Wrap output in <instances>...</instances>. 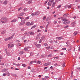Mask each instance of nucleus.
<instances>
[{
  "label": "nucleus",
  "mask_w": 80,
  "mask_h": 80,
  "mask_svg": "<svg viewBox=\"0 0 80 80\" xmlns=\"http://www.w3.org/2000/svg\"><path fill=\"white\" fill-rule=\"evenodd\" d=\"M76 24V23H75V22H74L72 23L71 24V25L72 27H75V26Z\"/></svg>",
  "instance_id": "9b49d317"
},
{
  "label": "nucleus",
  "mask_w": 80,
  "mask_h": 80,
  "mask_svg": "<svg viewBox=\"0 0 80 80\" xmlns=\"http://www.w3.org/2000/svg\"><path fill=\"white\" fill-rule=\"evenodd\" d=\"M55 2H53L52 5V7H55Z\"/></svg>",
  "instance_id": "5701e85b"
},
{
  "label": "nucleus",
  "mask_w": 80,
  "mask_h": 80,
  "mask_svg": "<svg viewBox=\"0 0 80 80\" xmlns=\"http://www.w3.org/2000/svg\"><path fill=\"white\" fill-rule=\"evenodd\" d=\"M5 66H6V67H8V63L6 64L5 65Z\"/></svg>",
  "instance_id": "338daca9"
},
{
  "label": "nucleus",
  "mask_w": 80,
  "mask_h": 80,
  "mask_svg": "<svg viewBox=\"0 0 80 80\" xmlns=\"http://www.w3.org/2000/svg\"><path fill=\"white\" fill-rule=\"evenodd\" d=\"M61 7H62V6L61 5H59L57 7V8H60Z\"/></svg>",
  "instance_id": "c9c22d12"
},
{
  "label": "nucleus",
  "mask_w": 80,
  "mask_h": 80,
  "mask_svg": "<svg viewBox=\"0 0 80 80\" xmlns=\"http://www.w3.org/2000/svg\"><path fill=\"white\" fill-rule=\"evenodd\" d=\"M63 24H65V25H67V21H65L62 22Z\"/></svg>",
  "instance_id": "6ab92c4d"
},
{
  "label": "nucleus",
  "mask_w": 80,
  "mask_h": 80,
  "mask_svg": "<svg viewBox=\"0 0 80 80\" xmlns=\"http://www.w3.org/2000/svg\"><path fill=\"white\" fill-rule=\"evenodd\" d=\"M36 27H37V26L36 25H34L31 28V29H32V28H36Z\"/></svg>",
  "instance_id": "bb28decb"
},
{
  "label": "nucleus",
  "mask_w": 80,
  "mask_h": 80,
  "mask_svg": "<svg viewBox=\"0 0 80 80\" xmlns=\"http://www.w3.org/2000/svg\"><path fill=\"white\" fill-rule=\"evenodd\" d=\"M0 20L1 21H2L1 22L2 23H6V22H7V20H8V19L7 18L3 17Z\"/></svg>",
  "instance_id": "f257e3e1"
},
{
  "label": "nucleus",
  "mask_w": 80,
  "mask_h": 80,
  "mask_svg": "<svg viewBox=\"0 0 80 80\" xmlns=\"http://www.w3.org/2000/svg\"><path fill=\"white\" fill-rule=\"evenodd\" d=\"M42 42V40H41V39H40L39 42V43H41V42Z\"/></svg>",
  "instance_id": "6e6d98bb"
},
{
  "label": "nucleus",
  "mask_w": 80,
  "mask_h": 80,
  "mask_svg": "<svg viewBox=\"0 0 80 80\" xmlns=\"http://www.w3.org/2000/svg\"><path fill=\"white\" fill-rule=\"evenodd\" d=\"M46 18V16H43V20H45Z\"/></svg>",
  "instance_id": "a18cd8bd"
},
{
  "label": "nucleus",
  "mask_w": 80,
  "mask_h": 80,
  "mask_svg": "<svg viewBox=\"0 0 80 80\" xmlns=\"http://www.w3.org/2000/svg\"><path fill=\"white\" fill-rule=\"evenodd\" d=\"M49 2H50V4H51V5H52V3H54L53 1H51L50 0L49 1Z\"/></svg>",
  "instance_id": "aec40b11"
},
{
  "label": "nucleus",
  "mask_w": 80,
  "mask_h": 80,
  "mask_svg": "<svg viewBox=\"0 0 80 80\" xmlns=\"http://www.w3.org/2000/svg\"><path fill=\"white\" fill-rule=\"evenodd\" d=\"M48 5H50V6H51V4H50V2H48Z\"/></svg>",
  "instance_id": "5fc2aeb1"
},
{
  "label": "nucleus",
  "mask_w": 80,
  "mask_h": 80,
  "mask_svg": "<svg viewBox=\"0 0 80 80\" xmlns=\"http://www.w3.org/2000/svg\"><path fill=\"white\" fill-rule=\"evenodd\" d=\"M37 32H41V30H40L39 29H38V31Z\"/></svg>",
  "instance_id": "774afa93"
},
{
  "label": "nucleus",
  "mask_w": 80,
  "mask_h": 80,
  "mask_svg": "<svg viewBox=\"0 0 80 80\" xmlns=\"http://www.w3.org/2000/svg\"><path fill=\"white\" fill-rule=\"evenodd\" d=\"M19 53L20 54V55H22V54L23 53V51H20L19 52Z\"/></svg>",
  "instance_id": "a878e982"
},
{
  "label": "nucleus",
  "mask_w": 80,
  "mask_h": 80,
  "mask_svg": "<svg viewBox=\"0 0 80 80\" xmlns=\"http://www.w3.org/2000/svg\"><path fill=\"white\" fill-rule=\"evenodd\" d=\"M14 35H15V33H13L11 37L6 38L5 39V41H8V40H11L12 39V38H13V37L14 36Z\"/></svg>",
  "instance_id": "7ed1b4c3"
},
{
  "label": "nucleus",
  "mask_w": 80,
  "mask_h": 80,
  "mask_svg": "<svg viewBox=\"0 0 80 80\" xmlns=\"http://www.w3.org/2000/svg\"><path fill=\"white\" fill-rule=\"evenodd\" d=\"M34 63V61H32L29 63V65H32Z\"/></svg>",
  "instance_id": "412c9836"
},
{
  "label": "nucleus",
  "mask_w": 80,
  "mask_h": 80,
  "mask_svg": "<svg viewBox=\"0 0 80 80\" xmlns=\"http://www.w3.org/2000/svg\"><path fill=\"white\" fill-rule=\"evenodd\" d=\"M80 2V0H76L75 1L76 2Z\"/></svg>",
  "instance_id": "bf43d9fd"
},
{
  "label": "nucleus",
  "mask_w": 80,
  "mask_h": 80,
  "mask_svg": "<svg viewBox=\"0 0 80 80\" xmlns=\"http://www.w3.org/2000/svg\"><path fill=\"white\" fill-rule=\"evenodd\" d=\"M11 75L12 76H13V77H17V75L15 74L11 73Z\"/></svg>",
  "instance_id": "ddd939ff"
},
{
  "label": "nucleus",
  "mask_w": 80,
  "mask_h": 80,
  "mask_svg": "<svg viewBox=\"0 0 80 80\" xmlns=\"http://www.w3.org/2000/svg\"><path fill=\"white\" fill-rule=\"evenodd\" d=\"M17 45H18V46H19V47H20V46H21V45L20 44V43H18V44H17Z\"/></svg>",
  "instance_id": "13d9d810"
},
{
  "label": "nucleus",
  "mask_w": 80,
  "mask_h": 80,
  "mask_svg": "<svg viewBox=\"0 0 80 80\" xmlns=\"http://www.w3.org/2000/svg\"><path fill=\"white\" fill-rule=\"evenodd\" d=\"M45 77L47 79V78H49V77L48 76H45Z\"/></svg>",
  "instance_id": "58836bf2"
},
{
  "label": "nucleus",
  "mask_w": 80,
  "mask_h": 80,
  "mask_svg": "<svg viewBox=\"0 0 80 80\" xmlns=\"http://www.w3.org/2000/svg\"><path fill=\"white\" fill-rule=\"evenodd\" d=\"M37 63L38 64H40L41 63V62L40 61H38Z\"/></svg>",
  "instance_id": "37998d69"
},
{
  "label": "nucleus",
  "mask_w": 80,
  "mask_h": 80,
  "mask_svg": "<svg viewBox=\"0 0 80 80\" xmlns=\"http://www.w3.org/2000/svg\"><path fill=\"white\" fill-rule=\"evenodd\" d=\"M30 48L29 47H26L24 49V50L26 51V52H29L30 51Z\"/></svg>",
  "instance_id": "423d86ee"
},
{
  "label": "nucleus",
  "mask_w": 80,
  "mask_h": 80,
  "mask_svg": "<svg viewBox=\"0 0 80 80\" xmlns=\"http://www.w3.org/2000/svg\"><path fill=\"white\" fill-rule=\"evenodd\" d=\"M49 19V17H48L46 19V21H48V20Z\"/></svg>",
  "instance_id": "a19ab883"
},
{
  "label": "nucleus",
  "mask_w": 80,
  "mask_h": 80,
  "mask_svg": "<svg viewBox=\"0 0 80 80\" xmlns=\"http://www.w3.org/2000/svg\"><path fill=\"white\" fill-rule=\"evenodd\" d=\"M31 3H32V0H30L27 2L28 4H30Z\"/></svg>",
  "instance_id": "4468645a"
},
{
  "label": "nucleus",
  "mask_w": 80,
  "mask_h": 80,
  "mask_svg": "<svg viewBox=\"0 0 80 80\" xmlns=\"http://www.w3.org/2000/svg\"><path fill=\"white\" fill-rule=\"evenodd\" d=\"M66 48H63L62 49V50H66Z\"/></svg>",
  "instance_id": "e2e57ef3"
},
{
  "label": "nucleus",
  "mask_w": 80,
  "mask_h": 80,
  "mask_svg": "<svg viewBox=\"0 0 80 80\" xmlns=\"http://www.w3.org/2000/svg\"><path fill=\"white\" fill-rule=\"evenodd\" d=\"M44 45L46 46V47H47V46H48V44H47V43H45L44 44Z\"/></svg>",
  "instance_id": "f704fd0d"
},
{
  "label": "nucleus",
  "mask_w": 80,
  "mask_h": 80,
  "mask_svg": "<svg viewBox=\"0 0 80 80\" xmlns=\"http://www.w3.org/2000/svg\"><path fill=\"white\" fill-rule=\"evenodd\" d=\"M24 10L26 12V11H27V10H28V9H27V8H24Z\"/></svg>",
  "instance_id": "ea45409f"
},
{
  "label": "nucleus",
  "mask_w": 80,
  "mask_h": 80,
  "mask_svg": "<svg viewBox=\"0 0 80 80\" xmlns=\"http://www.w3.org/2000/svg\"><path fill=\"white\" fill-rule=\"evenodd\" d=\"M45 38V36H42L41 38V40H43Z\"/></svg>",
  "instance_id": "473e14b6"
},
{
  "label": "nucleus",
  "mask_w": 80,
  "mask_h": 80,
  "mask_svg": "<svg viewBox=\"0 0 80 80\" xmlns=\"http://www.w3.org/2000/svg\"><path fill=\"white\" fill-rule=\"evenodd\" d=\"M68 25H67L66 26H65L64 28H68Z\"/></svg>",
  "instance_id": "4c0bfd02"
},
{
  "label": "nucleus",
  "mask_w": 80,
  "mask_h": 80,
  "mask_svg": "<svg viewBox=\"0 0 80 80\" xmlns=\"http://www.w3.org/2000/svg\"><path fill=\"white\" fill-rule=\"evenodd\" d=\"M30 56H31V57H32V56H33V52H31L30 53Z\"/></svg>",
  "instance_id": "79ce46f5"
},
{
  "label": "nucleus",
  "mask_w": 80,
  "mask_h": 80,
  "mask_svg": "<svg viewBox=\"0 0 80 80\" xmlns=\"http://www.w3.org/2000/svg\"><path fill=\"white\" fill-rule=\"evenodd\" d=\"M25 20H23L21 21V22L19 24V25L20 26H22V25H23L25 24Z\"/></svg>",
  "instance_id": "39448f33"
},
{
  "label": "nucleus",
  "mask_w": 80,
  "mask_h": 80,
  "mask_svg": "<svg viewBox=\"0 0 80 80\" xmlns=\"http://www.w3.org/2000/svg\"><path fill=\"white\" fill-rule=\"evenodd\" d=\"M5 50H6V52L7 55L9 56V53L7 52V51L6 50H7V49H6Z\"/></svg>",
  "instance_id": "2f4dec72"
},
{
  "label": "nucleus",
  "mask_w": 80,
  "mask_h": 80,
  "mask_svg": "<svg viewBox=\"0 0 80 80\" xmlns=\"http://www.w3.org/2000/svg\"><path fill=\"white\" fill-rule=\"evenodd\" d=\"M23 20H24V18H23L22 17L21 18V21H23Z\"/></svg>",
  "instance_id": "69168bd1"
},
{
  "label": "nucleus",
  "mask_w": 80,
  "mask_h": 80,
  "mask_svg": "<svg viewBox=\"0 0 80 80\" xmlns=\"http://www.w3.org/2000/svg\"><path fill=\"white\" fill-rule=\"evenodd\" d=\"M51 48V47L50 46H48V47H47L46 48L47 50H49V49H50V48Z\"/></svg>",
  "instance_id": "393cba45"
},
{
  "label": "nucleus",
  "mask_w": 80,
  "mask_h": 80,
  "mask_svg": "<svg viewBox=\"0 0 80 80\" xmlns=\"http://www.w3.org/2000/svg\"><path fill=\"white\" fill-rule=\"evenodd\" d=\"M40 14V12L38 11L35 12L34 13H32L31 15L32 17H35V16H38V15Z\"/></svg>",
  "instance_id": "f03ea898"
},
{
  "label": "nucleus",
  "mask_w": 80,
  "mask_h": 80,
  "mask_svg": "<svg viewBox=\"0 0 80 80\" xmlns=\"http://www.w3.org/2000/svg\"><path fill=\"white\" fill-rule=\"evenodd\" d=\"M35 45L36 46L37 48H40L41 47V45L39 44H36Z\"/></svg>",
  "instance_id": "1a4fd4ad"
},
{
  "label": "nucleus",
  "mask_w": 80,
  "mask_h": 80,
  "mask_svg": "<svg viewBox=\"0 0 80 80\" xmlns=\"http://www.w3.org/2000/svg\"><path fill=\"white\" fill-rule=\"evenodd\" d=\"M61 20H62V21H65V18H62L61 19Z\"/></svg>",
  "instance_id": "864d4df0"
},
{
  "label": "nucleus",
  "mask_w": 80,
  "mask_h": 80,
  "mask_svg": "<svg viewBox=\"0 0 80 80\" xmlns=\"http://www.w3.org/2000/svg\"><path fill=\"white\" fill-rule=\"evenodd\" d=\"M13 45H14L13 44L11 45L10 46V48H12V47H13Z\"/></svg>",
  "instance_id": "8fccbe9b"
},
{
  "label": "nucleus",
  "mask_w": 80,
  "mask_h": 80,
  "mask_svg": "<svg viewBox=\"0 0 80 80\" xmlns=\"http://www.w3.org/2000/svg\"><path fill=\"white\" fill-rule=\"evenodd\" d=\"M34 24V22L33 21H32L31 22V23H30V25L31 26L33 25Z\"/></svg>",
  "instance_id": "4be33fe9"
},
{
  "label": "nucleus",
  "mask_w": 80,
  "mask_h": 80,
  "mask_svg": "<svg viewBox=\"0 0 80 80\" xmlns=\"http://www.w3.org/2000/svg\"><path fill=\"white\" fill-rule=\"evenodd\" d=\"M22 8H23V7H21L20 8H19L18 9V11H20V10H22Z\"/></svg>",
  "instance_id": "c85d7f7f"
},
{
  "label": "nucleus",
  "mask_w": 80,
  "mask_h": 80,
  "mask_svg": "<svg viewBox=\"0 0 80 80\" xmlns=\"http://www.w3.org/2000/svg\"><path fill=\"white\" fill-rule=\"evenodd\" d=\"M72 4H70L68 5V8H72Z\"/></svg>",
  "instance_id": "cd10ccee"
},
{
  "label": "nucleus",
  "mask_w": 80,
  "mask_h": 80,
  "mask_svg": "<svg viewBox=\"0 0 80 80\" xmlns=\"http://www.w3.org/2000/svg\"><path fill=\"white\" fill-rule=\"evenodd\" d=\"M8 48H9V47H10V44H8Z\"/></svg>",
  "instance_id": "3c124183"
},
{
  "label": "nucleus",
  "mask_w": 80,
  "mask_h": 80,
  "mask_svg": "<svg viewBox=\"0 0 80 80\" xmlns=\"http://www.w3.org/2000/svg\"><path fill=\"white\" fill-rule=\"evenodd\" d=\"M48 24H47V25H46V29H47V28H48Z\"/></svg>",
  "instance_id": "09e8293b"
},
{
  "label": "nucleus",
  "mask_w": 80,
  "mask_h": 80,
  "mask_svg": "<svg viewBox=\"0 0 80 80\" xmlns=\"http://www.w3.org/2000/svg\"><path fill=\"white\" fill-rule=\"evenodd\" d=\"M5 33V31H3L2 32L1 34H3L4 33Z\"/></svg>",
  "instance_id": "680f3d73"
},
{
  "label": "nucleus",
  "mask_w": 80,
  "mask_h": 80,
  "mask_svg": "<svg viewBox=\"0 0 80 80\" xmlns=\"http://www.w3.org/2000/svg\"><path fill=\"white\" fill-rule=\"evenodd\" d=\"M6 73L8 76H10V73H9V72L8 71H7L6 72Z\"/></svg>",
  "instance_id": "b1692460"
},
{
  "label": "nucleus",
  "mask_w": 80,
  "mask_h": 80,
  "mask_svg": "<svg viewBox=\"0 0 80 80\" xmlns=\"http://www.w3.org/2000/svg\"><path fill=\"white\" fill-rule=\"evenodd\" d=\"M72 47L70 46L69 48L68 49V50L69 52H70V50H72Z\"/></svg>",
  "instance_id": "c756f323"
},
{
  "label": "nucleus",
  "mask_w": 80,
  "mask_h": 80,
  "mask_svg": "<svg viewBox=\"0 0 80 80\" xmlns=\"http://www.w3.org/2000/svg\"><path fill=\"white\" fill-rule=\"evenodd\" d=\"M78 33V32L76 31L74 32L73 33V35L75 36V35H77Z\"/></svg>",
  "instance_id": "dca6fc26"
},
{
  "label": "nucleus",
  "mask_w": 80,
  "mask_h": 80,
  "mask_svg": "<svg viewBox=\"0 0 80 80\" xmlns=\"http://www.w3.org/2000/svg\"><path fill=\"white\" fill-rule=\"evenodd\" d=\"M0 65H4V63H0Z\"/></svg>",
  "instance_id": "0e129e2a"
},
{
  "label": "nucleus",
  "mask_w": 80,
  "mask_h": 80,
  "mask_svg": "<svg viewBox=\"0 0 80 80\" xmlns=\"http://www.w3.org/2000/svg\"><path fill=\"white\" fill-rule=\"evenodd\" d=\"M56 39H57V40H61L62 39V37H56Z\"/></svg>",
  "instance_id": "9d476101"
},
{
  "label": "nucleus",
  "mask_w": 80,
  "mask_h": 80,
  "mask_svg": "<svg viewBox=\"0 0 80 80\" xmlns=\"http://www.w3.org/2000/svg\"><path fill=\"white\" fill-rule=\"evenodd\" d=\"M8 70V69L7 68H4L3 69L2 71V72H7Z\"/></svg>",
  "instance_id": "6e6552de"
},
{
  "label": "nucleus",
  "mask_w": 80,
  "mask_h": 80,
  "mask_svg": "<svg viewBox=\"0 0 80 80\" xmlns=\"http://www.w3.org/2000/svg\"><path fill=\"white\" fill-rule=\"evenodd\" d=\"M24 43H28V41L27 40H24Z\"/></svg>",
  "instance_id": "7c9ffc66"
},
{
  "label": "nucleus",
  "mask_w": 80,
  "mask_h": 80,
  "mask_svg": "<svg viewBox=\"0 0 80 80\" xmlns=\"http://www.w3.org/2000/svg\"><path fill=\"white\" fill-rule=\"evenodd\" d=\"M65 63H63V64H62V66L63 67H65Z\"/></svg>",
  "instance_id": "c03bdc74"
},
{
  "label": "nucleus",
  "mask_w": 80,
  "mask_h": 80,
  "mask_svg": "<svg viewBox=\"0 0 80 80\" xmlns=\"http://www.w3.org/2000/svg\"><path fill=\"white\" fill-rule=\"evenodd\" d=\"M27 35H34L35 33L32 31H29Z\"/></svg>",
  "instance_id": "20e7f679"
},
{
  "label": "nucleus",
  "mask_w": 80,
  "mask_h": 80,
  "mask_svg": "<svg viewBox=\"0 0 80 80\" xmlns=\"http://www.w3.org/2000/svg\"><path fill=\"white\" fill-rule=\"evenodd\" d=\"M51 65V62H47L44 63L43 64L44 66H48V65Z\"/></svg>",
  "instance_id": "0eeeda50"
},
{
  "label": "nucleus",
  "mask_w": 80,
  "mask_h": 80,
  "mask_svg": "<svg viewBox=\"0 0 80 80\" xmlns=\"http://www.w3.org/2000/svg\"><path fill=\"white\" fill-rule=\"evenodd\" d=\"M63 16L64 17H66L67 16V14H65L63 15Z\"/></svg>",
  "instance_id": "052dcab7"
},
{
  "label": "nucleus",
  "mask_w": 80,
  "mask_h": 80,
  "mask_svg": "<svg viewBox=\"0 0 80 80\" xmlns=\"http://www.w3.org/2000/svg\"><path fill=\"white\" fill-rule=\"evenodd\" d=\"M25 15V12H22L20 14L18 15V16H23V15Z\"/></svg>",
  "instance_id": "f8f14e48"
},
{
  "label": "nucleus",
  "mask_w": 80,
  "mask_h": 80,
  "mask_svg": "<svg viewBox=\"0 0 80 80\" xmlns=\"http://www.w3.org/2000/svg\"><path fill=\"white\" fill-rule=\"evenodd\" d=\"M52 55V53L50 54L49 55H48V57H51V56Z\"/></svg>",
  "instance_id": "49530a36"
},
{
  "label": "nucleus",
  "mask_w": 80,
  "mask_h": 80,
  "mask_svg": "<svg viewBox=\"0 0 80 80\" xmlns=\"http://www.w3.org/2000/svg\"><path fill=\"white\" fill-rule=\"evenodd\" d=\"M26 25L27 26H30V22H28L26 23Z\"/></svg>",
  "instance_id": "2eb2a0df"
},
{
  "label": "nucleus",
  "mask_w": 80,
  "mask_h": 80,
  "mask_svg": "<svg viewBox=\"0 0 80 80\" xmlns=\"http://www.w3.org/2000/svg\"><path fill=\"white\" fill-rule=\"evenodd\" d=\"M8 3V1H5L3 3V5H6Z\"/></svg>",
  "instance_id": "a211bd4d"
},
{
  "label": "nucleus",
  "mask_w": 80,
  "mask_h": 80,
  "mask_svg": "<svg viewBox=\"0 0 80 80\" xmlns=\"http://www.w3.org/2000/svg\"><path fill=\"white\" fill-rule=\"evenodd\" d=\"M25 29L24 28H22L21 29V31H22V32H23V31H25Z\"/></svg>",
  "instance_id": "e433bc0d"
},
{
  "label": "nucleus",
  "mask_w": 80,
  "mask_h": 80,
  "mask_svg": "<svg viewBox=\"0 0 80 80\" xmlns=\"http://www.w3.org/2000/svg\"><path fill=\"white\" fill-rule=\"evenodd\" d=\"M22 67H26V65L25 64H23L22 65Z\"/></svg>",
  "instance_id": "de8ad7c7"
},
{
  "label": "nucleus",
  "mask_w": 80,
  "mask_h": 80,
  "mask_svg": "<svg viewBox=\"0 0 80 80\" xmlns=\"http://www.w3.org/2000/svg\"><path fill=\"white\" fill-rule=\"evenodd\" d=\"M17 22V19H14L12 21H11V22L13 23V22Z\"/></svg>",
  "instance_id": "f3484780"
},
{
  "label": "nucleus",
  "mask_w": 80,
  "mask_h": 80,
  "mask_svg": "<svg viewBox=\"0 0 80 80\" xmlns=\"http://www.w3.org/2000/svg\"><path fill=\"white\" fill-rule=\"evenodd\" d=\"M3 76H6L7 75V74H6L5 73H4L2 74Z\"/></svg>",
  "instance_id": "603ef678"
},
{
  "label": "nucleus",
  "mask_w": 80,
  "mask_h": 80,
  "mask_svg": "<svg viewBox=\"0 0 80 80\" xmlns=\"http://www.w3.org/2000/svg\"><path fill=\"white\" fill-rule=\"evenodd\" d=\"M76 68L77 70H79L80 71V67H77Z\"/></svg>",
  "instance_id": "72a5a7b5"
},
{
  "label": "nucleus",
  "mask_w": 80,
  "mask_h": 80,
  "mask_svg": "<svg viewBox=\"0 0 80 80\" xmlns=\"http://www.w3.org/2000/svg\"><path fill=\"white\" fill-rule=\"evenodd\" d=\"M3 59V57L2 56H0V60H2Z\"/></svg>",
  "instance_id": "4d7b16f0"
}]
</instances>
